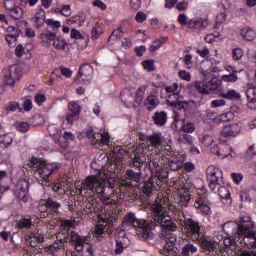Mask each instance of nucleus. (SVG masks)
<instances>
[{"label": "nucleus", "instance_id": "13", "mask_svg": "<svg viewBox=\"0 0 256 256\" xmlns=\"http://www.w3.org/2000/svg\"><path fill=\"white\" fill-rule=\"evenodd\" d=\"M21 75V67L12 65L5 71L4 79L10 87H15V82L21 79Z\"/></svg>", "mask_w": 256, "mask_h": 256}, {"label": "nucleus", "instance_id": "48", "mask_svg": "<svg viewBox=\"0 0 256 256\" xmlns=\"http://www.w3.org/2000/svg\"><path fill=\"white\" fill-rule=\"evenodd\" d=\"M179 143H183L184 145H193V136L189 134H182L178 138Z\"/></svg>", "mask_w": 256, "mask_h": 256}, {"label": "nucleus", "instance_id": "3", "mask_svg": "<svg viewBox=\"0 0 256 256\" xmlns=\"http://www.w3.org/2000/svg\"><path fill=\"white\" fill-rule=\"evenodd\" d=\"M124 225L136 229V235H138L142 241L153 245L155 239V233H153L155 225L153 224V220L137 219L135 213L130 212L124 217Z\"/></svg>", "mask_w": 256, "mask_h": 256}, {"label": "nucleus", "instance_id": "22", "mask_svg": "<svg viewBox=\"0 0 256 256\" xmlns=\"http://www.w3.org/2000/svg\"><path fill=\"white\" fill-rule=\"evenodd\" d=\"M241 128H239V124H231L225 126L222 130V135L225 137H236L239 135Z\"/></svg>", "mask_w": 256, "mask_h": 256}, {"label": "nucleus", "instance_id": "21", "mask_svg": "<svg viewBox=\"0 0 256 256\" xmlns=\"http://www.w3.org/2000/svg\"><path fill=\"white\" fill-rule=\"evenodd\" d=\"M179 205L180 207H189V201H191V194H189L188 188H181L179 191Z\"/></svg>", "mask_w": 256, "mask_h": 256}, {"label": "nucleus", "instance_id": "63", "mask_svg": "<svg viewBox=\"0 0 256 256\" xmlns=\"http://www.w3.org/2000/svg\"><path fill=\"white\" fill-rule=\"evenodd\" d=\"M84 245H85L84 249H85L86 256H94L95 249H93V244H91V243H89V241H87Z\"/></svg>", "mask_w": 256, "mask_h": 256}, {"label": "nucleus", "instance_id": "54", "mask_svg": "<svg viewBox=\"0 0 256 256\" xmlns=\"http://www.w3.org/2000/svg\"><path fill=\"white\" fill-rule=\"evenodd\" d=\"M183 133H193L195 131V124L193 122H185L182 125Z\"/></svg>", "mask_w": 256, "mask_h": 256}, {"label": "nucleus", "instance_id": "28", "mask_svg": "<svg viewBox=\"0 0 256 256\" xmlns=\"http://www.w3.org/2000/svg\"><path fill=\"white\" fill-rule=\"evenodd\" d=\"M149 143L154 149H163V138H161V134L154 133L149 136Z\"/></svg>", "mask_w": 256, "mask_h": 256}, {"label": "nucleus", "instance_id": "47", "mask_svg": "<svg viewBox=\"0 0 256 256\" xmlns=\"http://www.w3.org/2000/svg\"><path fill=\"white\" fill-rule=\"evenodd\" d=\"M33 225V221L29 218H22L18 222V229H30V227Z\"/></svg>", "mask_w": 256, "mask_h": 256}, {"label": "nucleus", "instance_id": "61", "mask_svg": "<svg viewBox=\"0 0 256 256\" xmlns=\"http://www.w3.org/2000/svg\"><path fill=\"white\" fill-rule=\"evenodd\" d=\"M127 189H133V182L126 178L120 182V191H127Z\"/></svg>", "mask_w": 256, "mask_h": 256}, {"label": "nucleus", "instance_id": "18", "mask_svg": "<svg viewBox=\"0 0 256 256\" xmlns=\"http://www.w3.org/2000/svg\"><path fill=\"white\" fill-rule=\"evenodd\" d=\"M69 243L74 247L75 245H85L89 241V236H81L75 231H71L69 234Z\"/></svg>", "mask_w": 256, "mask_h": 256}, {"label": "nucleus", "instance_id": "52", "mask_svg": "<svg viewBox=\"0 0 256 256\" xmlns=\"http://www.w3.org/2000/svg\"><path fill=\"white\" fill-rule=\"evenodd\" d=\"M120 199L123 201L131 202L133 201V193L129 190H122L120 191Z\"/></svg>", "mask_w": 256, "mask_h": 256}, {"label": "nucleus", "instance_id": "43", "mask_svg": "<svg viewBox=\"0 0 256 256\" xmlns=\"http://www.w3.org/2000/svg\"><path fill=\"white\" fill-rule=\"evenodd\" d=\"M21 191H22L23 195L20 198V200H22L23 203H27V201H29V198H27V193H29V182H28V180H24L22 182Z\"/></svg>", "mask_w": 256, "mask_h": 256}, {"label": "nucleus", "instance_id": "51", "mask_svg": "<svg viewBox=\"0 0 256 256\" xmlns=\"http://www.w3.org/2000/svg\"><path fill=\"white\" fill-rule=\"evenodd\" d=\"M225 19H227V14L225 12H221L216 17V23L214 25V29H219L221 25L224 23Z\"/></svg>", "mask_w": 256, "mask_h": 256}, {"label": "nucleus", "instance_id": "60", "mask_svg": "<svg viewBox=\"0 0 256 256\" xmlns=\"http://www.w3.org/2000/svg\"><path fill=\"white\" fill-rule=\"evenodd\" d=\"M78 119H79V114L77 113L68 112L66 116V121L68 125H73V123H75V121H77Z\"/></svg>", "mask_w": 256, "mask_h": 256}, {"label": "nucleus", "instance_id": "58", "mask_svg": "<svg viewBox=\"0 0 256 256\" xmlns=\"http://www.w3.org/2000/svg\"><path fill=\"white\" fill-rule=\"evenodd\" d=\"M115 241H127V235L125 234V230L117 229L115 232Z\"/></svg>", "mask_w": 256, "mask_h": 256}, {"label": "nucleus", "instance_id": "29", "mask_svg": "<svg viewBox=\"0 0 256 256\" xmlns=\"http://www.w3.org/2000/svg\"><path fill=\"white\" fill-rule=\"evenodd\" d=\"M218 195L224 200L225 205H231V192L225 186L218 187Z\"/></svg>", "mask_w": 256, "mask_h": 256}, {"label": "nucleus", "instance_id": "31", "mask_svg": "<svg viewBox=\"0 0 256 256\" xmlns=\"http://www.w3.org/2000/svg\"><path fill=\"white\" fill-rule=\"evenodd\" d=\"M159 157H154L151 155L150 157L147 158L146 164L149 166L150 169H156V171H161V165Z\"/></svg>", "mask_w": 256, "mask_h": 256}, {"label": "nucleus", "instance_id": "26", "mask_svg": "<svg viewBox=\"0 0 256 256\" xmlns=\"http://www.w3.org/2000/svg\"><path fill=\"white\" fill-rule=\"evenodd\" d=\"M39 39L43 45H51V42L54 39H57V32H52L48 30V32H43L39 35Z\"/></svg>", "mask_w": 256, "mask_h": 256}, {"label": "nucleus", "instance_id": "50", "mask_svg": "<svg viewBox=\"0 0 256 256\" xmlns=\"http://www.w3.org/2000/svg\"><path fill=\"white\" fill-rule=\"evenodd\" d=\"M237 79H239L237 77V73H229L226 75H222V81H225L226 83H235L237 82Z\"/></svg>", "mask_w": 256, "mask_h": 256}, {"label": "nucleus", "instance_id": "23", "mask_svg": "<svg viewBox=\"0 0 256 256\" xmlns=\"http://www.w3.org/2000/svg\"><path fill=\"white\" fill-rule=\"evenodd\" d=\"M152 121L158 127H164V125H166L167 123V112H155L154 115L152 116Z\"/></svg>", "mask_w": 256, "mask_h": 256}, {"label": "nucleus", "instance_id": "4", "mask_svg": "<svg viewBox=\"0 0 256 256\" xmlns=\"http://www.w3.org/2000/svg\"><path fill=\"white\" fill-rule=\"evenodd\" d=\"M29 167L40 175L41 179L45 181L46 185L49 183V177L53 175L55 169H58L57 163H49L37 157L31 158Z\"/></svg>", "mask_w": 256, "mask_h": 256}, {"label": "nucleus", "instance_id": "34", "mask_svg": "<svg viewBox=\"0 0 256 256\" xmlns=\"http://www.w3.org/2000/svg\"><path fill=\"white\" fill-rule=\"evenodd\" d=\"M166 103L169 107H173L176 110L177 109L176 105H179L181 103V100L179 99V94L177 93L170 94L168 96Z\"/></svg>", "mask_w": 256, "mask_h": 256}, {"label": "nucleus", "instance_id": "33", "mask_svg": "<svg viewBox=\"0 0 256 256\" xmlns=\"http://www.w3.org/2000/svg\"><path fill=\"white\" fill-rule=\"evenodd\" d=\"M243 241V238L241 237H227L224 239V245L226 247V249H231V251H233V249H235V246L237 245V241Z\"/></svg>", "mask_w": 256, "mask_h": 256}, {"label": "nucleus", "instance_id": "35", "mask_svg": "<svg viewBox=\"0 0 256 256\" xmlns=\"http://www.w3.org/2000/svg\"><path fill=\"white\" fill-rule=\"evenodd\" d=\"M10 17L15 21H19V19L23 18V9L19 6H15L10 11H8Z\"/></svg>", "mask_w": 256, "mask_h": 256}, {"label": "nucleus", "instance_id": "49", "mask_svg": "<svg viewBox=\"0 0 256 256\" xmlns=\"http://www.w3.org/2000/svg\"><path fill=\"white\" fill-rule=\"evenodd\" d=\"M75 227V222L71 220H64L63 223L61 224L62 231L66 233H70L71 229Z\"/></svg>", "mask_w": 256, "mask_h": 256}, {"label": "nucleus", "instance_id": "6", "mask_svg": "<svg viewBox=\"0 0 256 256\" xmlns=\"http://www.w3.org/2000/svg\"><path fill=\"white\" fill-rule=\"evenodd\" d=\"M149 151V148L145 145V143L139 144L136 149L134 150V158L132 163L130 165L132 167H136V169H143V165L147 163V159H149V155L147 152Z\"/></svg>", "mask_w": 256, "mask_h": 256}, {"label": "nucleus", "instance_id": "62", "mask_svg": "<svg viewBox=\"0 0 256 256\" xmlns=\"http://www.w3.org/2000/svg\"><path fill=\"white\" fill-rule=\"evenodd\" d=\"M86 136L88 137V139H92V143L93 145H97V134H95V132H93V128L89 127L86 130Z\"/></svg>", "mask_w": 256, "mask_h": 256}, {"label": "nucleus", "instance_id": "15", "mask_svg": "<svg viewBox=\"0 0 256 256\" xmlns=\"http://www.w3.org/2000/svg\"><path fill=\"white\" fill-rule=\"evenodd\" d=\"M44 207L46 209V213L49 215H59V209H61V203L57 200L49 197L44 200Z\"/></svg>", "mask_w": 256, "mask_h": 256}, {"label": "nucleus", "instance_id": "55", "mask_svg": "<svg viewBox=\"0 0 256 256\" xmlns=\"http://www.w3.org/2000/svg\"><path fill=\"white\" fill-rule=\"evenodd\" d=\"M17 5H19V2H17V0H4V9H6V11L8 12H10L11 9L17 7Z\"/></svg>", "mask_w": 256, "mask_h": 256}, {"label": "nucleus", "instance_id": "53", "mask_svg": "<svg viewBox=\"0 0 256 256\" xmlns=\"http://www.w3.org/2000/svg\"><path fill=\"white\" fill-rule=\"evenodd\" d=\"M142 66L148 72L155 71V60H144Z\"/></svg>", "mask_w": 256, "mask_h": 256}, {"label": "nucleus", "instance_id": "12", "mask_svg": "<svg viewBox=\"0 0 256 256\" xmlns=\"http://www.w3.org/2000/svg\"><path fill=\"white\" fill-rule=\"evenodd\" d=\"M91 77H93V66L86 63L80 66L74 81L75 83H83L85 85V83H89L91 81Z\"/></svg>", "mask_w": 256, "mask_h": 256}, {"label": "nucleus", "instance_id": "32", "mask_svg": "<svg viewBox=\"0 0 256 256\" xmlns=\"http://www.w3.org/2000/svg\"><path fill=\"white\" fill-rule=\"evenodd\" d=\"M231 155V146L225 143H220V148L218 150V157L220 159H225V157H229Z\"/></svg>", "mask_w": 256, "mask_h": 256}, {"label": "nucleus", "instance_id": "17", "mask_svg": "<svg viewBox=\"0 0 256 256\" xmlns=\"http://www.w3.org/2000/svg\"><path fill=\"white\" fill-rule=\"evenodd\" d=\"M196 209H200L203 215H211V206H209V201L207 198L199 197L198 200L194 203Z\"/></svg>", "mask_w": 256, "mask_h": 256}, {"label": "nucleus", "instance_id": "37", "mask_svg": "<svg viewBox=\"0 0 256 256\" xmlns=\"http://www.w3.org/2000/svg\"><path fill=\"white\" fill-rule=\"evenodd\" d=\"M52 75H56V77H59V75H63L64 77L69 78L71 77V75H73V71L66 67H60L59 69H55L52 72Z\"/></svg>", "mask_w": 256, "mask_h": 256}, {"label": "nucleus", "instance_id": "42", "mask_svg": "<svg viewBox=\"0 0 256 256\" xmlns=\"http://www.w3.org/2000/svg\"><path fill=\"white\" fill-rule=\"evenodd\" d=\"M45 23H46V25H48V27L53 29L52 33H57V31H59V29H61V22H59L57 20H53V19L49 18V19H46Z\"/></svg>", "mask_w": 256, "mask_h": 256}, {"label": "nucleus", "instance_id": "9", "mask_svg": "<svg viewBox=\"0 0 256 256\" xmlns=\"http://www.w3.org/2000/svg\"><path fill=\"white\" fill-rule=\"evenodd\" d=\"M221 83L222 81L219 80V78L213 77L207 83L196 81L195 87L199 93H202V95H209V91H217V89L221 87Z\"/></svg>", "mask_w": 256, "mask_h": 256}, {"label": "nucleus", "instance_id": "24", "mask_svg": "<svg viewBox=\"0 0 256 256\" xmlns=\"http://www.w3.org/2000/svg\"><path fill=\"white\" fill-rule=\"evenodd\" d=\"M188 27L189 29H207V27H209V20L208 19H203V18H200L198 20H190L188 22Z\"/></svg>", "mask_w": 256, "mask_h": 256}, {"label": "nucleus", "instance_id": "11", "mask_svg": "<svg viewBox=\"0 0 256 256\" xmlns=\"http://www.w3.org/2000/svg\"><path fill=\"white\" fill-rule=\"evenodd\" d=\"M195 243L200 245L203 253H206V255L213 256L217 253V243H215L213 239L205 236V234L196 240Z\"/></svg>", "mask_w": 256, "mask_h": 256}, {"label": "nucleus", "instance_id": "27", "mask_svg": "<svg viewBox=\"0 0 256 256\" xmlns=\"http://www.w3.org/2000/svg\"><path fill=\"white\" fill-rule=\"evenodd\" d=\"M195 107V101H180V104H176L175 111H183L184 115L191 113V109Z\"/></svg>", "mask_w": 256, "mask_h": 256}, {"label": "nucleus", "instance_id": "56", "mask_svg": "<svg viewBox=\"0 0 256 256\" xmlns=\"http://www.w3.org/2000/svg\"><path fill=\"white\" fill-rule=\"evenodd\" d=\"M242 58H243V49H241V48H234L232 50V59L234 61H241Z\"/></svg>", "mask_w": 256, "mask_h": 256}, {"label": "nucleus", "instance_id": "25", "mask_svg": "<svg viewBox=\"0 0 256 256\" xmlns=\"http://www.w3.org/2000/svg\"><path fill=\"white\" fill-rule=\"evenodd\" d=\"M157 105H159V97L157 96V92H154L147 97L145 106L149 111H153L157 108Z\"/></svg>", "mask_w": 256, "mask_h": 256}, {"label": "nucleus", "instance_id": "46", "mask_svg": "<svg viewBox=\"0 0 256 256\" xmlns=\"http://www.w3.org/2000/svg\"><path fill=\"white\" fill-rule=\"evenodd\" d=\"M70 233L63 231L57 235V241L59 242L60 247H65Z\"/></svg>", "mask_w": 256, "mask_h": 256}, {"label": "nucleus", "instance_id": "39", "mask_svg": "<svg viewBox=\"0 0 256 256\" xmlns=\"http://www.w3.org/2000/svg\"><path fill=\"white\" fill-rule=\"evenodd\" d=\"M150 178L153 179V182L155 183L156 187L159 188V186L162 183H165L167 181V176L161 174V172L157 171L155 175H152Z\"/></svg>", "mask_w": 256, "mask_h": 256}, {"label": "nucleus", "instance_id": "5", "mask_svg": "<svg viewBox=\"0 0 256 256\" xmlns=\"http://www.w3.org/2000/svg\"><path fill=\"white\" fill-rule=\"evenodd\" d=\"M179 225L183 227L187 239H190V241H193L194 243L205 235L201 232V225L193 220V218L180 220Z\"/></svg>", "mask_w": 256, "mask_h": 256}, {"label": "nucleus", "instance_id": "59", "mask_svg": "<svg viewBox=\"0 0 256 256\" xmlns=\"http://www.w3.org/2000/svg\"><path fill=\"white\" fill-rule=\"evenodd\" d=\"M125 242L123 240H116V248L114 250L115 255H121L125 249Z\"/></svg>", "mask_w": 256, "mask_h": 256}, {"label": "nucleus", "instance_id": "2", "mask_svg": "<svg viewBox=\"0 0 256 256\" xmlns=\"http://www.w3.org/2000/svg\"><path fill=\"white\" fill-rule=\"evenodd\" d=\"M160 226L162 228V239L166 241L163 249L159 250L160 255L164 256H176L179 249H177V236L174 231L177 230V224L173 222L170 216L158 217L156 219L155 227Z\"/></svg>", "mask_w": 256, "mask_h": 256}, {"label": "nucleus", "instance_id": "1", "mask_svg": "<svg viewBox=\"0 0 256 256\" xmlns=\"http://www.w3.org/2000/svg\"><path fill=\"white\" fill-rule=\"evenodd\" d=\"M222 229L227 237H240L246 245H251L253 249H256V232L250 230L253 229L251 217H242L240 225L233 221L226 222Z\"/></svg>", "mask_w": 256, "mask_h": 256}, {"label": "nucleus", "instance_id": "8", "mask_svg": "<svg viewBox=\"0 0 256 256\" xmlns=\"http://www.w3.org/2000/svg\"><path fill=\"white\" fill-rule=\"evenodd\" d=\"M207 173V181H208V187L211 189V191H215L217 187H221V183L219 182V179H223V172L215 167L210 166L206 170Z\"/></svg>", "mask_w": 256, "mask_h": 256}, {"label": "nucleus", "instance_id": "64", "mask_svg": "<svg viewBox=\"0 0 256 256\" xmlns=\"http://www.w3.org/2000/svg\"><path fill=\"white\" fill-rule=\"evenodd\" d=\"M255 155H256V148H255V145H251V146L247 149V151H246V153H245V157H246V159H253V157H255Z\"/></svg>", "mask_w": 256, "mask_h": 256}, {"label": "nucleus", "instance_id": "36", "mask_svg": "<svg viewBox=\"0 0 256 256\" xmlns=\"http://www.w3.org/2000/svg\"><path fill=\"white\" fill-rule=\"evenodd\" d=\"M198 248L197 246L193 245L192 243H186L181 251L182 256H189L190 253H197Z\"/></svg>", "mask_w": 256, "mask_h": 256}, {"label": "nucleus", "instance_id": "7", "mask_svg": "<svg viewBox=\"0 0 256 256\" xmlns=\"http://www.w3.org/2000/svg\"><path fill=\"white\" fill-rule=\"evenodd\" d=\"M84 191H95L98 195H105L107 186L104 182L99 181V178L95 176H89L83 183Z\"/></svg>", "mask_w": 256, "mask_h": 256}, {"label": "nucleus", "instance_id": "40", "mask_svg": "<svg viewBox=\"0 0 256 256\" xmlns=\"http://www.w3.org/2000/svg\"><path fill=\"white\" fill-rule=\"evenodd\" d=\"M67 45V42H65V39L61 37H57L53 40V47L55 49H58V51H65V46Z\"/></svg>", "mask_w": 256, "mask_h": 256}, {"label": "nucleus", "instance_id": "41", "mask_svg": "<svg viewBox=\"0 0 256 256\" xmlns=\"http://www.w3.org/2000/svg\"><path fill=\"white\" fill-rule=\"evenodd\" d=\"M14 127L16 130L19 131V133H27V131H29V129H31V125H29V123L21 122V121L16 122L14 124Z\"/></svg>", "mask_w": 256, "mask_h": 256}, {"label": "nucleus", "instance_id": "20", "mask_svg": "<svg viewBox=\"0 0 256 256\" xmlns=\"http://www.w3.org/2000/svg\"><path fill=\"white\" fill-rule=\"evenodd\" d=\"M159 188L153 181V179L150 177L147 181L144 182V185L142 187V193L146 195V197H151V194L153 191H157Z\"/></svg>", "mask_w": 256, "mask_h": 256}, {"label": "nucleus", "instance_id": "30", "mask_svg": "<svg viewBox=\"0 0 256 256\" xmlns=\"http://www.w3.org/2000/svg\"><path fill=\"white\" fill-rule=\"evenodd\" d=\"M220 97L228 99V101H237V99H241V93L237 92L235 89H230L227 92L220 93Z\"/></svg>", "mask_w": 256, "mask_h": 256}, {"label": "nucleus", "instance_id": "16", "mask_svg": "<svg viewBox=\"0 0 256 256\" xmlns=\"http://www.w3.org/2000/svg\"><path fill=\"white\" fill-rule=\"evenodd\" d=\"M166 163L171 171H179L183 167V161H181L179 154H172L170 157H166Z\"/></svg>", "mask_w": 256, "mask_h": 256}, {"label": "nucleus", "instance_id": "57", "mask_svg": "<svg viewBox=\"0 0 256 256\" xmlns=\"http://www.w3.org/2000/svg\"><path fill=\"white\" fill-rule=\"evenodd\" d=\"M68 110H69V113H77V115H80L81 106H79V104H77L75 102H70L68 104Z\"/></svg>", "mask_w": 256, "mask_h": 256}, {"label": "nucleus", "instance_id": "38", "mask_svg": "<svg viewBox=\"0 0 256 256\" xmlns=\"http://www.w3.org/2000/svg\"><path fill=\"white\" fill-rule=\"evenodd\" d=\"M241 36L246 41H253V39H255V31L251 28H243L241 30Z\"/></svg>", "mask_w": 256, "mask_h": 256}, {"label": "nucleus", "instance_id": "19", "mask_svg": "<svg viewBox=\"0 0 256 256\" xmlns=\"http://www.w3.org/2000/svg\"><path fill=\"white\" fill-rule=\"evenodd\" d=\"M135 169H137V171L133 169H127L125 179L132 183H139L141 181V178L143 177V173L141 172V169L139 170V168L137 167H135Z\"/></svg>", "mask_w": 256, "mask_h": 256}, {"label": "nucleus", "instance_id": "44", "mask_svg": "<svg viewBox=\"0 0 256 256\" xmlns=\"http://www.w3.org/2000/svg\"><path fill=\"white\" fill-rule=\"evenodd\" d=\"M246 96L249 103H256V87H250L246 90Z\"/></svg>", "mask_w": 256, "mask_h": 256}, {"label": "nucleus", "instance_id": "10", "mask_svg": "<svg viewBox=\"0 0 256 256\" xmlns=\"http://www.w3.org/2000/svg\"><path fill=\"white\" fill-rule=\"evenodd\" d=\"M165 198L162 196H157L155 199V202L151 205V210H152V223L154 225L155 229V224L157 223V218L158 217H166L167 214L165 213Z\"/></svg>", "mask_w": 256, "mask_h": 256}, {"label": "nucleus", "instance_id": "45", "mask_svg": "<svg viewBox=\"0 0 256 256\" xmlns=\"http://www.w3.org/2000/svg\"><path fill=\"white\" fill-rule=\"evenodd\" d=\"M109 139L111 137L109 136L108 133L102 135V134H97V139H96V145H108L109 144Z\"/></svg>", "mask_w": 256, "mask_h": 256}, {"label": "nucleus", "instance_id": "14", "mask_svg": "<svg viewBox=\"0 0 256 256\" xmlns=\"http://www.w3.org/2000/svg\"><path fill=\"white\" fill-rule=\"evenodd\" d=\"M145 91H147V86H145V85L140 86L137 89L136 95L134 98L131 95V93L129 92L128 95H129L130 99H125L124 103L126 105H131L134 102V103H137V105H141V103H143V99H145Z\"/></svg>", "mask_w": 256, "mask_h": 256}]
</instances>
